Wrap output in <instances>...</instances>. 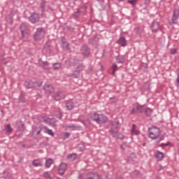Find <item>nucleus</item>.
I'll list each match as a JSON object with an SVG mask.
<instances>
[{
    "instance_id": "f257e3e1",
    "label": "nucleus",
    "mask_w": 179,
    "mask_h": 179,
    "mask_svg": "<svg viewBox=\"0 0 179 179\" xmlns=\"http://www.w3.org/2000/svg\"><path fill=\"white\" fill-rule=\"evenodd\" d=\"M91 120H92V121H94V122H96V124H99V125H101V124H106V122H108V118H107L106 115L96 113H94L92 114Z\"/></svg>"
},
{
    "instance_id": "f03ea898",
    "label": "nucleus",
    "mask_w": 179,
    "mask_h": 179,
    "mask_svg": "<svg viewBox=\"0 0 179 179\" xmlns=\"http://www.w3.org/2000/svg\"><path fill=\"white\" fill-rule=\"evenodd\" d=\"M118 131H120V121L118 119H115L114 122L112 123L109 133L113 138H118Z\"/></svg>"
},
{
    "instance_id": "7ed1b4c3",
    "label": "nucleus",
    "mask_w": 179,
    "mask_h": 179,
    "mask_svg": "<svg viewBox=\"0 0 179 179\" xmlns=\"http://www.w3.org/2000/svg\"><path fill=\"white\" fill-rule=\"evenodd\" d=\"M148 132H149V138H150V139H152V140L157 139L159 136H160V134H162L160 129L155 126H152L149 127Z\"/></svg>"
},
{
    "instance_id": "20e7f679",
    "label": "nucleus",
    "mask_w": 179,
    "mask_h": 179,
    "mask_svg": "<svg viewBox=\"0 0 179 179\" xmlns=\"http://www.w3.org/2000/svg\"><path fill=\"white\" fill-rule=\"evenodd\" d=\"M45 36V29L44 28H38L34 35L35 41H40Z\"/></svg>"
},
{
    "instance_id": "39448f33",
    "label": "nucleus",
    "mask_w": 179,
    "mask_h": 179,
    "mask_svg": "<svg viewBox=\"0 0 179 179\" xmlns=\"http://www.w3.org/2000/svg\"><path fill=\"white\" fill-rule=\"evenodd\" d=\"M29 20L31 22V23L33 24L38 23V22H40V15L38 13H33L29 17Z\"/></svg>"
},
{
    "instance_id": "423d86ee",
    "label": "nucleus",
    "mask_w": 179,
    "mask_h": 179,
    "mask_svg": "<svg viewBox=\"0 0 179 179\" xmlns=\"http://www.w3.org/2000/svg\"><path fill=\"white\" fill-rule=\"evenodd\" d=\"M179 17V10L178 9H175L173 11V15L171 20L169 21L171 24H176L177 23V20H178Z\"/></svg>"
},
{
    "instance_id": "0eeeda50",
    "label": "nucleus",
    "mask_w": 179,
    "mask_h": 179,
    "mask_svg": "<svg viewBox=\"0 0 179 179\" xmlns=\"http://www.w3.org/2000/svg\"><path fill=\"white\" fill-rule=\"evenodd\" d=\"M20 29L22 38H26L29 36V30L27 29V27L24 24H22L20 27Z\"/></svg>"
},
{
    "instance_id": "6e6552de",
    "label": "nucleus",
    "mask_w": 179,
    "mask_h": 179,
    "mask_svg": "<svg viewBox=\"0 0 179 179\" xmlns=\"http://www.w3.org/2000/svg\"><path fill=\"white\" fill-rule=\"evenodd\" d=\"M43 90L46 94H51V93H54V87H52L51 84H45L43 86Z\"/></svg>"
},
{
    "instance_id": "1a4fd4ad",
    "label": "nucleus",
    "mask_w": 179,
    "mask_h": 179,
    "mask_svg": "<svg viewBox=\"0 0 179 179\" xmlns=\"http://www.w3.org/2000/svg\"><path fill=\"white\" fill-rule=\"evenodd\" d=\"M53 99L55 101H59V100L65 99V94L62 92H57L53 95Z\"/></svg>"
},
{
    "instance_id": "9d476101",
    "label": "nucleus",
    "mask_w": 179,
    "mask_h": 179,
    "mask_svg": "<svg viewBox=\"0 0 179 179\" xmlns=\"http://www.w3.org/2000/svg\"><path fill=\"white\" fill-rule=\"evenodd\" d=\"M159 29H160V25H159V22L154 20L151 25V29L153 33H157Z\"/></svg>"
},
{
    "instance_id": "9b49d317",
    "label": "nucleus",
    "mask_w": 179,
    "mask_h": 179,
    "mask_svg": "<svg viewBox=\"0 0 179 179\" xmlns=\"http://www.w3.org/2000/svg\"><path fill=\"white\" fill-rule=\"evenodd\" d=\"M80 51L85 57H87V55L90 54V50L89 49V47H87V45H83Z\"/></svg>"
},
{
    "instance_id": "f8f14e48",
    "label": "nucleus",
    "mask_w": 179,
    "mask_h": 179,
    "mask_svg": "<svg viewBox=\"0 0 179 179\" xmlns=\"http://www.w3.org/2000/svg\"><path fill=\"white\" fill-rule=\"evenodd\" d=\"M66 171V164L65 163H62L59 166L58 169V173L60 174V176H64V173Z\"/></svg>"
},
{
    "instance_id": "ddd939ff",
    "label": "nucleus",
    "mask_w": 179,
    "mask_h": 179,
    "mask_svg": "<svg viewBox=\"0 0 179 179\" xmlns=\"http://www.w3.org/2000/svg\"><path fill=\"white\" fill-rule=\"evenodd\" d=\"M62 47L64 48V50H69V43H68L66 39H65L64 37L62 38Z\"/></svg>"
},
{
    "instance_id": "4468645a",
    "label": "nucleus",
    "mask_w": 179,
    "mask_h": 179,
    "mask_svg": "<svg viewBox=\"0 0 179 179\" xmlns=\"http://www.w3.org/2000/svg\"><path fill=\"white\" fill-rule=\"evenodd\" d=\"M155 157L157 159L158 162H161V160L164 159V154L160 151H157L155 154Z\"/></svg>"
},
{
    "instance_id": "2eb2a0df",
    "label": "nucleus",
    "mask_w": 179,
    "mask_h": 179,
    "mask_svg": "<svg viewBox=\"0 0 179 179\" xmlns=\"http://www.w3.org/2000/svg\"><path fill=\"white\" fill-rule=\"evenodd\" d=\"M43 129H44V128H35L34 130L32 131V135L34 136H38V135L41 134V131H43Z\"/></svg>"
},
{
    "instance_id": "dca6fc26",
    "label": "nucleus",
    "mask_w": 179,
    "mask_h": 179,
    "mask_svg": "<svg viewBox=\"0 0 179 179\" xmlns=\"http://www.w3.org/2000/svg\"><path fill=\"white\" fill-rule=\"evenodd\" d=\"M118 44H120L122 47H125L127 45V40L124 37H120L117 41Z\"/></svg>"
},
{
    "instance_id": "f3484780",
    "label": "nucleus",
    "mask_w": 179,
    "mask_h": 179,
    "mask_svg": "<svg viewBox=\"0 0 179 179\" xmlns=\"http://www.w3.org/2000/svg\"><path fill=\"white\" fill-rule=\"evenodd\" d=\"M32 164L34 166V167H43V164L40 159H34L32 162Z\"/></svg>"
},
{
    "instance_id": "a211bd4d",
    "label": "nucleus",
    "mask_w": 179,
    "mask_h": 179,
    "mask_svg": "<svg viewBox=\"0 0 179 179\" xmlns=\"http://www.w3.org/2000/svg\"><path fill=\"white\" fill-rule=\"evenodd\" d=\"M66 107L69 110H73V108L75 107V103H73L72 101H69L66 103Z\"/></svg>"
},
{
    "instance_id": "6ab92c4d",
    "label": "nucleus",
    "mask_w": 179,
    "mask_h": 179,
    "mask_svg": "<svg viewBox=\"0 0 179 179\" xmlns=\"http://www.w3.org/2000/svg\"><path fill=\"white\" fill-rule=\"evenodd\" d=\"M43 129L45 130V134H48V135H50V136H54V131H52L51 129H48L47 127H43Z\"/></svg>"
},
{
    "instance_id": "aec40b11",
    "label": "nucleus",
    "mask_w": 179,
    "mask_h": 179,
    "mask_svg": "<svg viewBox=\"0 0 179 179\" xmlns=\"http://www.w3.org/2000/svg\"><path fill=\"white\" fill-rule=\"evenodd\" d=\"M70 76L71 78H74L75 79H78L79 76H80V73L75 70V71L73 73L70 74Z\"/></svg>"
},
{
    "instance_id": "412c9836",
    "label": "nucleus",
    "mask_w": 179,
    "mask_h": 179,
    "mask_svg": "<svg viewBox=\"0 0 179 179\" xmlns=\"http://www.w3.org/2000/svg\"><path fill=\"white\" fill-rule=\"evenodd\" d=\"M24 86L27 89H33V81H26Z\"/></svg>"
},
{
    "instance_id": "4be33fe9",
    "label": "nucleus",
    "mask_w": 179,
    "mask_h": 179,
    "mask_svg": "<svg viewBox=\"0 0 179 179\" xmlns=\"http://www.w3.org/2000/svg\"><path fill=\"white\" fill-rule=\"evenodd\" d=\"M76 157H78V155L76 153L70 154L67 156V158L71 162L76 160Z\"/></svg>"
},
{
    "instance_id": "5701e85b",
    "label": "nucleus",
    "mask_w": 179,
    "mask_h": 179,
    "mask_svg": "<svg viewBox=\"0 0 179 179\" xmlns=\"http://www.w3.org/2000/svg\"><path fill=\"white\" fill-rule=\"evenodd\" d=\"M136 110L137 113H143V111H145V109L144 106L138 105L136 107Z\"/></svg>"
},
{
    "instance_id": "b1692460",
    "label": "nucleus",
    "mask_w": 179,
    "mask_h": 179,
    "mask_svg": "<svg viewBox=\"0 0 179 179\" xmlns=\"http://www.w3.org/2000/svg\"><path fill=\"white\" fill-rule=\"evenodd\" d=\"M135 128H136V126L134 124H132L131 135H139V131L136 130Z\"/></svg>"
},
{
    "instance_id": "393cba45",
    "label": "nucleus",
    "mask_w": 179,
    "mask_h": 179,
    "mask_svg": "<svg viewBox=\"0 0 179 179\" xmlns=\"http://www.w3.org/2000/svg\"><path fill=\"white\" fill-rule=\"evenodd\" d=\"M53 161L52 159L50 158L46 160L45 162V167H47V169H50V167H51V164H52Z\"/></svg>"
},
{
    "instance_id": "a878e982",
    "label": "nucleus",
    "mask_w": 179,
    "mask_h": 179,
    "mask_svg": "<svg viewBox=\"0 0 179 179\" xmlns=\"http://www.w3.org/2000/svg\"><path fill=\"white\" fill-rule=\"evenodd\" d=\"M87 179H100V176L97 173H92Z\"/></svg>"
},
{
    "instance_id": "bb28decb",
    "label": "nucleus",
    "mask_w": 179,
    "mask_h": 179,
    "mask_svg": "<svg viewBox=\"0 0 179 179\" xmlns=\"http://www.w3.org/2000/svg\"><path fill=\"white\" fill-rule=\"evenodd\" d=\"M83 69H85V65H83V64H80V65H78L77 66L76 70L77 71V72L80 73V72H82V71H83Z\"/></svg>"
},
{
    "instance_id": "cd10ccee",
    "label": "nucleus",
    "mask_w": 179,
    "mask_h": 179,
    "mask_svg": "<svg viewBox=\"0 0 179 179\" xmlns=\"http://www.w3.org/2000/svg\"><path fill=\"white\" fill-rule=\"evenodd\" d=\"M145 113L147 115V117H150L152 115V113H153V110L152 109L147 108L145 109Z\"/></svg>"
},
{
    "instance_id": "c85d7f7f",
    "label": "nucleus",
    "mask_w": 179,
    "mask_h": 179,
    "mask_svg": "<svg viewBox=\"0 0 179 179\" xmlns=\"http://www.w3.org/2000/svg\"><path fill=\"white\" fill-rule=\"evenodd\" d=\"M66 128H69V129H71V131H76V129H78V126H76L75 124L67 125Z\"/></svg>"
},
{
    "instance_id": "c756f323",
    "label": "nucleus",
    "mask_w": 179,
    "mask_h": 179,
    "mask_svg": "<svg viewBox=\"0 0 179 179\" xmlns=\"http://www.w3.org/2000/svg\"><path fill=\"white\" fill-rule=\"evenodd\" d=\"M43 83H38V82H34L33 81V88L37 89V87H40L41 86Z\"/></svg>"
},
{
    "instance_id": "7c9ffc66",
    "label": "nucleus",
    "mask_w": 179,
    "mask_h": 179,
    "mask_svg": "<svg viewBox=\"0 0 179 179\" xmlns=\"http://www.w3.org/2000/svg\"><path fill=\"white\" fill-rule=\"evenodd\" d=\"M45 3H46V2L45 1V0H42V1L41 3V12H44V10L45 9Z\"/></svg>"
},
{
    "instance_id": "2f4dec72",
    "label": "nucleus",
    "mask_w": 179,
    "mask_h": 179,
    "mask_svg": "<svg viewBox=\"0 0 179 179\" xmlns=\"http://www.w3.org/2000/svg\"><path fill=\"white\" fill-rule=\"evenodd\" d=\"M117 61L119 64H124V62L125 61V58L124 57H117Z\"/></svg>"
},
{
    "instance_id": "473e14b6",
    "label": "nucleus",
    "mask_w": 179,
    "mask_h": 179,
    "mask_svg": "<svg viewBox=\"0 0 179 179\" xmlns=\"http://www.w3.org/2000/svg\"><path fill=\"white\" fill-rule=\"evenodd\" d=\"M136 2H138V0H129V1H127V3H130V5H132V6H135L136 5Z\"/></svg>"
},
{
    "instance_id": "72a5a7b5",
    "label": "nucleus",
    "mask_w": 179,
    "mask_h": 179,
    "mask_svg": "<svg viewBox=\"0 0 179 179\" xmlns=\"http://www.w3.org/2000/svg\"><path fill=\"white\" fill-rule=\"evenodd\" d=\"M53 68L54 69H61V64L60 63H54L53 64Z\"/></svg>"
},
{
    "instance_id": "f704fd0d",
    "label": "nucleus",
    "mask_w": 179,
    "mask_h": 179,
    "mask_svg": "<svg viewBox=\"0 0 179 179\" xmlns=\"http://www.w3.org/2000/svg\"><path fill=\"white\" fill-rule=\"evenodd\" d=\"M117 69H118V67H117V64H113V73H112V75H115V71H117Z\"/></svg>"
},
{
    "instance_id": "c9c22d12",
    "label": "nucleus",
    "mask_w": 179,
    "mask_h": 179,
    "mask_svg": "<svg viewBox=\"0 0 179 179\" xmlns=\"http://www.w3.org/2000/svg\"><path fill=\"white\" fill-rule=\"evenodd\" d=\"M43 69H50L48 62H44L43 63Z\"/></svg>"
},
{
    "instance_id": "e433bc0d",
    "label": "nucleus",
    "mask_w": 179,
    "mask_h": 179,
    "mask_svg": "<svg viewBox=\"0 0 179 179\" xmlns=\"http://www.w3.org/2000/svg\"><path fill=\"white\" fill-rule=\"evenodd\" d=\"M6 131L8 134H10V132H12V127H10V124H7V126L6 127Z\"/></svg>"
},
{
    "instance_id": "4c0bfd02",
    "label": "nucleus",
    "mask_w": 179,
    "mask_h": 179,
    "mask_svg": "<svg viewBox=\"0 0 179 179\" xmlns=\"http://www.w3.org/2000/svg\"><path fill=\"white\" fill-rule=\"evenodd\" d=\"M71 136V133L69 132H66L64 136H63V139H68Z\"/></svg>"
},
{
    "instance_id": "58836bf2",
    "label": "nucleus",
    "mask_w": 179,
    "mask_h": 179,
    "mask_svg": "<svg viewBox=\"0 0 179 179\" xmlns=\"http://www.w3.org/2000/svg\"><path fill=\"white\" fill-rule=\"evenodd\" d=\"M43 176L45 178L51 179V175L48 172H44Z\"/></svg>"
},
{
    "instance_id": "ea45409f",
    "label": "nucleus",
    "mask_w": 179,
    "mask_h": 179,
    "mask_svg": "<svg viewBox=\"0 0 179 179\" xmlns=\"http://www.w3.org/2000/svg\"><path fill=\"white\" fill-rule=\"evenodd\" d=\"M170 52L171 55H174L175 54H177V49H171Z\"/></svg>"
},
{
    "instance_id": "a19ab883",
    "label": "nucleus",
    "mask_w": 179,
    "mask_h": 179,
    "mask_svg": "<svg viewBox=\"0 0 179 179\" xmlns=\"http://www.w3.org/2000/svg\"><path fill=\"white\" fill-rule=\"evenodd\" d=\"M19 100L21 103H24V96L23 95H20Z\"/></svg>"
},
{
    "instance_id": "79ce46f5",
    "label": "nucleus",
    "mask_w": 179,
    "mask_h": 179,
    "mask_svg": "<svg viewBox=\"0 0 179 179\" xmlns=\"http://www.w3.org/2000/svg\"><path fill=\"white\" fill-rule=\"evenodd\" d=\"M169 145H170V143H162L160 145V146H161V148H166V146H169Z\"/></svg>"
},
{
    "instance_id": "37998d69",
    "label": "nucleus",
    "mask_w": 179,
    "mask_h": 179,
    "mask_svg": "<svg viewBox=\"0 0 179 179\" xmlns=\"http://www.w3.org/2000/svg\"><path fill=\"white\" fill-rule=\"evenodd\" d=\"M176 86L177 87H179V73H178V77L176 79Z\"/></svg>"
},
{
    "instance_id": "c03bdc74",
    "label": "nucleus",
    "mask_w": 179,
    "mask_h": 179,
    "mask_svg": "<svg viewBox=\"0 0 179 179\" xmlns=\"http://www.w3.org/2000/svg\"><path fill=\"white\" fill-rule=\"evenodd\" d=\"M79 15H80L79 11H76L73 14V16H75V17H79Z\"/></svg>"
},
{
    "instance_id": "a18cd8bd",
    "label": "nucleus",
    "mask_w": 179,
    "mask_h": 179,
    "mask_svg": "<svg viewBox=\"0 0 179 179\" xmlns=\"http://www.w3.org/2000/svg\"><path fill=\"white\" fill-rule=\"evenodd\" d=\"M151 0H145V5H150Z\"/></svg>"
},
{
    "instance_id": "49530a36",
    "label": "nucleus",
    "mask_w": 179,
    "mask_h": 179,
    "mask_svg": "<svg viewBox=\"0 0 179 179\" xmlns=\"http://www.w3.org/2000/svg\"><path fill=\"white\" fill-rule=\"evenodd\" d=\"M136 111H135V108H133L131 111V114H135Z\"/></svg>"
},
{
    "instance_id": "de8ad7c7",
    "label": "nucleus",
    "mask_w": 179,
    "mask_h": 179,
    "mask_svg": "<svg viewBox=\"0 0 179 179\" xmlns=\"http://www.w3.org/2000/svg\"><path fill=\"white\" fill-rule=\"evenodd\" d=\"M119 136H120V139H124V136L122 134H119Z\"/></svg>"
},
{
    "instance_id": "09e8293b",
    "label": "nucleus",
    "mask_w": 179,
    "mask_h": 179,
    "mask_svg": "<svg viewBox=\"0 0 179 179\" xmlns=\"http://www.w3.org/2000/svg\"><path fill=\"white\" fill-rule=\"evenodd\" d=\"M164 136H161L159 138V141H164Z\"/></svg>"
},
{
    "instance_id": "8fccbe9b",
    "label": "nucleus",
    "mask_w": 179,
    "mask_h": 179,
    "mask_svg": "<svg viewBox=\"0 0 179 179\" xmlns=\"http://www.w3.org/2000/svg\"><path fill=\"white\" fill-rule=\"evenodd\" d=\"M13 2H18L19 0H12Z\"/></svg>"
},
{
    "instance_id": "3c124183",
    "label": "nucleus",
    "mask_w": 179,
    "mask_h": 179,
    "mask_svg": "<svg viewBox=\"0 0 179 179\" xmlns=\"http://www.w3.org/2000/svg\"><path fill=\"white\" fill-rule=\"evenodd\" d=\"M76 64H78L77 62L73 63V66H75V65H76Z\"/></svg>"
},
{
    "instance_id": "603ef678",
    "label": "nucleus",
    "mask_w": 179,
    "mask_h": 179,
    "mask_svg": "<svg viewBox=\"0 0 179 179\" xmlns=\"http://www.w3.org/2000/svg\"><path fill=\"white\" fill-rule=\"evenodd\" d=\"M120 2H124L125 0H118Z\"/></svg>"
},
{
    "instance_id": "864d4df0",
    "label": "nucleus",
    "mask_w": 179,
    "mask_h": 179,
    "mask_svg": "<svg viewBox=\"0 0 179 179\" xmlns=\"http://www.w3.org/2000/svg\"><path fill=\"white\" fill-rule=\"evenodd\" d=\"M62 118V115H60L59 119L61 120Z\"/></svg>"
},
{
    "instance_id": "5fc2aeb1",
    "label": "nucleus",
    "mask_w": 179,
    "mask_h": 179,
    "mask_svg": "<svg viewBox=\"0 0 179 179\" xmlns=\"http://www.w3.org/2000/svg\"><path fill=\"white\" fill-rule=\"evenodd\" d=\"M21 125H22V127H24V124H22Z\"/></svg>"
},
{
    "instance_id": "6e6d98bb",
    "label": "nucleus",
    "mask_w": 179,
    "mask_h": 179,
    "mask_svg": "<svg viewBox=\"0 0 179 179\" xmlns=\"http://www.w3.org/2000/svg\"><path fill=\"white\" fill-rule=\"evenodd\" d=\"M74 62H76V59H74Z\"/></svg>"
},
{
    "instance_id": "4d7b16f0",
    "label": "nucleus",
    "mask_w": 179,
    "mask_h": 179,
    "mask_svg": "<svg viewBox=\"0 0 179 179\" xmlns=\"http://www.w3.org/2000/svg\"><path fill=\"white\" fill-rule=\"evenodd\" d=\"M44 121H45H45H47L46 120H44Z\"/></svg>"
}]
</instances>
